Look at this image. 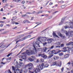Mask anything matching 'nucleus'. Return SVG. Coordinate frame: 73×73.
<instances>
[{
	"instance_id": "f257e3e1",
	"label": "nucleus",
	"mask_w": 73,
	"mask_h": 73,
	"mask_svg": "<svg viewBox=\"0 0 73 73\" xmlns=\"http://www.w3.org/2000/svg\"><path fill=\"white\" fill-rule=\"evenodd\" d=\"M65 24L66 25H68L64 27L65 29L69 28L72 29L73 28V27L72 26H73V22L72 23L66 22L65 23Z\"/></svg>"
},
{
	"instance_id": "f03ea898",
	"label": "nucleus",
	"mask_w": 73,
	"mask_h": 73,
	"mask_svg": "<svg viewBox=\"0 0 73 73\" xmlns=\"http://www.w3.org/2000/svg\"><path fill=\"white\" fill-rule=\"evenodd\" d=\"M61 65H62V64H61V62H60L59 63H57V62H55L53 63L52 65L53 66L56 65V66L61 67Z\"/></svg>"
},
{
	"instance_id": "7ed1b4c3",
	"label": "nucleus",
	"mask_w": 73,
	"mask_h": 73,
	"mask_svg": "<svg viewBox=\"0 0 73 73\" xmlns=\"http://www.w3.org/2000/svg\"><path fill=\"white\" fill-rule=\"evenodd\" d=\"M29 66V68H28L29 70H32V68L33 67V64L32 63H29L26 65L25 66V68H27V66Z\"/></svg>"
},
{
	"instance_id": "20e7f679",
	"label": "nucleus",
	"mask_w": 73,
	"mask_h": 73,
	"mask_svg": "<svg viewBox=\"0 0 73 73\" xmlns=\"http://www.w3.org/2000/svg\"><path fill=\"white\" fill-rule=\"evenodd\" d=\"M34 48L33 49V51L32 50H30V53H31V54H36L37 53L36 48V47H35V46L34 45Z\"/></svg>"
},
{
	"instance_id": "39448f33",
	"label": "nucleus",
	"mask_w": 73,
	"mask_h": 73,
	"mask_svg": "<svg viewBox=\"0 0 73 73\" xmlns=\"http://www.w3.org/2000/svg\"><path fill=\"white\" fill-rule=\"evenodd\" d=\"M35 47H36L37 48H38V47H40V42L38 41H36L35 42V45H33V46Z\"/></svg>"
},
{
	"instance_id": "423d86ee",
	"label": "nucleus",
	"mask_w": 73,
	"mask_h": 73,
	"mask_svg": "<svg viewBox=\"0 0 73 73\" xmlns=\"http://www.w3.org/2000/svg\"><path fill=\"white\" fill-rule=\"evenodd\" d=\"M63 17L61 21V22L59 23V24L58 25H62L63 24H64V21H65V19H66V17Z\"/></svg>"
},
{
	"instance_id": "0eeeda50",
	"label": "nucleus",
	"mask_w": 73,
	"mask_h": 73,
	"mask_svg": "<svg viewBox=\"0 0 73 73\" xmlns=\"http://www.w3.org/2000/svg\"><path fill=\"white\" fill-rule=\"evenodd\" d=\"M22 54L24 55L22 56L21 58H23V60H24V59L25 58V57H26V55L27 54L26 53V52H23Z\"/></svg>"
},
{
	"instance_id": "6e6552de",
	"label": "nucleus",
	"mask_w": 73,
	"mask_h": 73,
	"mask_svg": "<svg viewBox=\"0 0 73 73\" xmlns=\"http://www.w3.org/2000/svg\"><path fill=\"white\" fill-rule=\"evenodd\" d=\"M41 57L43 58H44V59H46V58H48V56H47V55L44 54H42L41 55Z\"/></svg>"
},
{
	"instance_id": "1a4fd4ad",
	"label": "nucleus",
	"mask_w": 73,
	"mask_h": 73,
	"mask_svg": "<svg viewBox=\"0 0 73 73\" xmlns=\"http://www.w3.org/2000/svg\"><path fill=\"white\" fill-rule=\"evenodd\" d=\"M53 37H54V38L58 37V38H59V37H58V36L57 35H56V33H55L54 32H53Z\"/></svg>"
},
{
	"instance_id": "9d476101",
	"label": "nucleus",
	"mask_w": 73,
	"mask_h": 73,
	"mask_svg": "<svg viewBox=\"0 0 73 73\" xmlns=\"http://www.w3.org/2000/svg\"><path fill=\"white\" fill-rule=\"evenodd\" d=\"M6 46V44L4 45V44H2L1 46H0V49H3L4 48H5Z\"/></svg>"
},
{
	"instance_id": "9b49d317",
	"label": "nucleus",
	"mask_w": 73,
	"mask_h": 73,
	"mask_svg": "<svg viewBox=\"0 0 73 73\" xmlns=\"http://www.w3.org/2000/svg\"><path fill=\"white\" fill-rule=\"evenodd\" d=\"M15 64V66H16L17 68H20V66H19V63H18V62L17 61H16Z\"/></svg>"
},
{
	"instance_id": "f8f14e48",
	"label": "nucleus",
	"mask_w": 73,
	"mask_h": 73,
	"mask_svg": "<svg viewBox=\"0 0 73 73\" xmlns=\"http://www.w3.org/2000/svg\"><path fill=\"white\" fill-rule=\"evenodd\" d=\"M57 34L58 36H60V37H63V38H64V37H65V36H63L61 34L60 32L58 33Z\"/></svg>"
},
{
	"instance_id": "ddd939ff",
	"label": "nucleus",
	"mask_w": 73,
	"mask_h": 73,
	"mask_svg": "<svg viewBox=\"0 0 73 73\" xmlns=\"http://www.w3.org/2000/svg\"><path fill=\"white\" fill-rule=\"evenodd\" d=\"M41 38V40L43 42H45V41H46V37H42Z\"/></svg>"
},
{
	"instance_id": "4468645a",
	"label": "nucleus",
	"mask_w": 73,
	"mask_h": 73,
	"mask_svg": "<svg viewBox=\"0 0 73 73\" xmlns=\"http://www.w3.org/2000/svg\"><path fill=\"white\" fill-rule=\"evenodd\" d=\"M52 39L51 38H49L47 40V41L48 42H47V43H50L52 42Z\"/></svg>"
},
{
	"instance_id": "2eb2a0df",
	"label": "nucleus",
	"mask_w": 73,
	"mask_h": 73,
	"mask_svg": "<svg viewBox=\"0 0 73 73\" xmlns=\"http://www.w3.org/2000/svg\"><path fill=\"white\" fill-rule=\"evenodd\" d=\"M44 64L42 63L40 66V70H42L43 69V68H44Z\"/></svg>"
},
{
	"instance_id": "dca6fc26",
	"label": "nucleus",
	"mask_w": 73,
	"mask_h": 73,
	"mask_svg": "<svg viewBox=\"0 0 73 73\" xmlns=\"http://www.w3.org/2000/svg\"><path fill=\"white\" fill-rule=\"evenodd\" d=\"M26 54H27L28 56H29V55L32 54H31V52H29L28 50H27V51Z\"/></svg>"
},
{
	"instance_id": "f3484780",
	"label": "nucleus",
	"mask_w": 73,
	"mask_h": 73,
	"mask_svg": "<svg viewBox=\"0 0 73 73\" xmlns=\"http://www.w3.org/2000/svg\"><path fill=\"white\" fill-rule=\"evenodd\" d=\"M69 56V54H68L65 55L64 56V58H68Z\"/></svg>"
},
{
	"instance_id": "a211bd4d",
	"label": "nucleus",
	"mask_w": 73,
	"mask_h": 73,
	"mask_svg": "<svg viewBox=\"0 0 73 73\" xmlns=\"http://www.w3.org/2000/svg\"><path fill=\"white\" fill-rule=\"evenodd\" d=\"M27 38H28V37L27 36H25V37H24L23 38L21 39V41H24V40H26V39H27Z\"/></svg>"
},
{
	"instance_id": "6ab92c4d",
	"label": "nucleus",
	"mask_w": 73,
	"mask_h": 73,
	"mask_svg": "<svg viewBox=\"0 0 73 73\" xmlns=\"http://www.w3.org/2000/svg\"><path fill=\"white\" fill-rule=\"evenodd\" d=\"M22 64H23L22 62H21V61L19 62V66H20H20H23V65H22Z\"/></svg>"
},
{
	"instance_id": "aec40b11",
	"label": "nucleus",
	"mask_w": 73,
	"mask_h": 73,
	"mask_svg": "<svg viewBox=\"0 0 73 73\" xmlns=\"http://www.w3.org/2000/svg\"><path fill=\"white\" fill-rule=\"evenodd\" d=\"M43 50L44 52H46V50H48V49H47L46 47H44L43 48Z\"/></svg>"
},
{
	"instance_id": "412c9836",
	"label": "nucleus",
	"mask_w": 73,
	"mask_h": 73,
	"mask_svg": "<svg viewBox=\"0 0 73 73\" xmlns=\"http://www.w3.org/2000/svg\"><path fill=\"white\" fill-rule=\"evenodd\" d=\"M66 32V31H65L64 29H62V33H65Z\"/></svg>"
},
{
	"instance_id": "4be33fe9",
	"label": "nucleus",
	"mask_w": 73,
	"mask_h": 73,
	"mask_svg": "<svg viewBox=\"0 0 73 73\" xmlns=\"http://www.w3.org/2000/svg\"><path fill=\"white\" fill-rule=\"evenodd\" d=\"M61 52V50H59L57 51L56 52L55 54H58V53H60V52Z\"/></svg>"
},
{
	"instance_id": "5701e85b",
	"label": "nucleus",
	"mask_w": 73,
	"mask_h": 73,
	"mask_svg": "<svg viewBox=\"0 0 73 73\" xmlns=\"http://www.w3.org/2000/svg\"><path fill=\"white\" fill-rule=\"evenodd\" d=\"M56 45H60V44H61V42L58 41L56 42Z\"/></svg>"
},
{
	"instance_id": "b1692460",
	"label": "nucleus",
	"mask_w": 73,
	"mask_h": 73,
	"mask_svg": "<svg viewBox=\"0 0 73 73\" xmlns=\"http://www.w3.org/2000/svg\"><path fill=\"white\" fill-rule=\"evenodd\" d=\"M65 46V44L63 43L62 44H60V47L63 48V47H64Z\"/></svg>"
},
{
	"instance_id": "393cba45",
	"label": "nucleus",
	"mask_w": 73,
	"mask_h": 73,
	"mask_svg": "<svg viewBox=\"0 0 73 73\" xmlns=\"http://www.w3.org/2000/svg\"><path fill=\"white\" fill-rule=\"evenodd\" d=\"M28 60L30 61H33V59H32L31 58H28Z\"/></svg>"
},
{
	"instance_id": "a878e982",
	"label": "nucleus",
	"mask_w": 73,
	"mask_h": 73,
	"mask_svg": "<svg viewBox=\"0 0 73 73\" xmlns=\"http://www.w3.org/2000/svg\"><path fill=\"white\" fill-rule=\"evenodd\" d=\"M12 70H14V71H15V68H17V67H14V66H12Z\"/></svg>"
},
{
	"instance_id": "bb28decb",
	"label": "nucleus",
	"mask_w": 73,
	"mask_h": 73,
	"mask_svg": "<svg viewBox=\"0 0 73 73\" xmlns=\"http://www.w3.org/2000/svg\"><path fill=\"white\" fill-rule=\"evenodd\" d=\"M53 56V54H52L50 55L49 56H48V58H51V57H52V56Z\"/></svg>"
},
{
	"instance_id": "cd10ccee",
	"label": "nucleus",
	"mask_w": 73,
	"mask_h": 73,
	"mask_svg": "<svg viewBox=\"0 0 73 73\" xmlns=\"http://www.w3.org/2000/svg\"><path fill=\"white\" fill-rule=\"evenodd\" d=\"M41 38H42V37H40L37 39V41H40V39Z\"/></svg>"
},
{
	"instance_id": "c85d7f7f",
	"label": "nucleus",
	"mask_w": 73,
	"mask_h": 73,
	"mask_svg": "<svg viewBox=\"0 0 73 73\" xmlns=\"http://www.w3.org/2000/svg\"><path fill=\"white\" fill-rule=\"evenodd\" d=\"M52 52V54H56V52H55V50H53L52 51H51Z\"/></svg>"
},
{
	"instance_id": "c756f323",
	"label": "nucleus",
	"mask_w": 73,
	"mask_h": 73,
	"mask_svg": "<svg viewBox=\"0 0 73 73\" xmlns=\"http://www.w3.org/2000/svg\"><path fill=\"white\" fill-rule=\"evenodd\" d=\"M28 71V70L27 69H25L23 70V72L24 73H27Z\"/></svg>"
},
{
	"instance_id": "7c9ffc66",
	"label": "nucleus",
	"mask_w": 73,
	"mask_h": 73,
	"mask_svg": "<svg viewBox=\"0 0 73 73\" xmlns=\"http://www.w3.org/2000/svg\"><path fill=\"white\" fill-rule=\"evenodd\" d=\"M64 54L63 53H60L59 54V55L60 56H62V55Z\"/></svg>"
},
{
	"instance_id": "2f4dec72",
	"label": "nucleus",
	"mask_w": 73,
	"mask_h": 73,
	"mask_svg": "<svg viewBox=\"0 0 73 73\" xmlns=\"http://www.w3.org/2000/svg\"><path fill=\"white\" fill-rule=\"evenodd\" d=\"M69 32H67V31H66L65 33H66V36H68L69 35Z\"/></svg>"
},
{
	"instance_id": "473e14b6",
	"label": "nucleus",
	"mask_w": 73,
	"mask_h": 73,
	"mask_svg": "<svg viewBox=\"0 0 73 73\" xmlns=\"http://www.w3.org/2000/svg\"><path fill=\"white\" fill-rule=\"evenodd\" d=\"M48 66H49V65L48 64H46L44 65V68H48Z\"/></svg>"
},
{
	"instance_id": "72a5a7b5",
	"label": "nucleus",
	"mask_w": 73,
	"mask_h": 73,
	"mask_svg": "<svg viewBox=\"0 0 73 73\" xmlns=\"http://www.w3.org/2000/svg\"><path fill=\"white\" fill-rule=\"evenodd\" d=\"M53 17L52 16H49L48 17V19L49 20V19H52V17Z\"/></svg>"
},
{
	"instance_id": "f704fd0d",
	"label": "nucleus",
	"mask_w": 73,
	"mask_h": 73,
	"mask_svg": "<svg viewBox=\"0 0 73 73\" xmlns=\"http://www.w3.org/2000/svg\"><path fill=\"white\" fill-rule=\"evenodd\" d=\"M58 3H64V2L63 1H58Z\"/></svg>"
},
{
	"instance_id": "c9c22d12",
	"label": "nucleus",
	"mask_w": 73,
	"mask_h": 73,
	"mask_svg": "<svg viewBox=\"0 0 73 73\" xmlns=\"http://www.w3.org/2000/svg\"><path fill=\"white\" fill-rule=\"evenodd\" d=\"M11 54H12V53H10L8 55H7V57H8L9 56H10Z\"/></svg>"
},
{
	"instance_id": "e433bc0d",
	"label": "nucleus",
	"mask_w": 73,
	"mask_h": 73,
	"mask_svg": "<svg viewBox=\"0 0 73 73\" xmlns=\"http://www.w3.org/2000/svg\"><path fill=\"white\" fill-rule=\"evenodd\" d=\"M70 35H73V31H71L70 32Z\"/></svg>"
},
{
	"instance_id": "4c0bfd02",
	"label": "nucleus",
	"mask_w": 73,
	"mask_h": 73,
	"mask_svg": "<svg viewBox=\"0 0 73 73\" xmlns=\"http://www.w3.org/2000/svg\"><path fill=\"white\" fill-rule=\"evenodd\" d=\"M24 36V35H21L19 36V37H20V38H21V37H23Z\"/></svg>"
},
{
	"instance_id": "58836bf2",
	"label": "nucleus",
	"mask_w": 73,
	"mask_h": 73,
	"mask_svg": "<svg viewBox=\"0 0 73 73\" xmlns=\"http://www.w3.org/2000/svg\"><path fill=\"white\" fill-rule=\"evenodd\" d=\"M61 8L62 9H63V8H65V5H63L62 6Z\"/></svg>"
},
{
	"instance_id": "ea45409f",
	"label": "nucleus",
	"mask_w": 73,
	"mask_h": 73,
	"mask_svg": "<svg viewBox=\"0 0 73 73\" xmlns=\"http://www.w3.org/2000/svg\"><path fill=\"white\" fill-rule=\"evenodd\" d=\"M54 58H55V60H57V59H58V57L56 56Z\"/></svg>"
},
{
	"instance_id": "a19ab883",
	"label": "nucleus",
	"mask_w": 73,
	"mask_h": 73,
	"mask_svg": "<svg viewBox=\"0 0 73 73\" xmlns=\"http://www.w3.org/2000/svg\"><path fill=\"white\" fill-rule=\"evenodd\" d=\"M40 62H44V59H41L40 60Z\"/></svg>"
},
{
	"instance_id": "79ce46f5",
	"label": "nucleus",
	"mask_w": 73,
	"mask_h": 73,
	"mask_svg": "<svg viewBox=\"0 0 73 73\" xmlns=\"http://www.w3.org/2000/svg\"><path fill=\"white\" fill-rule=\"evenodd\" d=\"M15 23H16V22H15L14 21H11V23L12 24H15Z\"/></svg>"
},
{
	"instance_id": "37998d69",
	"label": "nucleus",
	"mask_w": 73,
	"mask_h": 73,
	"mask_svg": "<svg viewBox=\"0 0 73 73\" xmlns=\"http://www.w3.org/2000/svg\"><path fill=\"white\" fill-rule=\"evenodd\" d=\"M25 3V1H23L21 2V4H24Z\"/></svg>"
},
{
	"instance_id": "c03bdc74",
	"label": "nucleus",
	"mask_w": 73,
	"mask_h": 73,
	"mask_svg": "<svg viewBox=\"0 0 73 73\" xmlns=\"http://www.w3.org/2000/svg\"><path fill=\"white\" fill-rule=\"evenodd\" d=\"M13 19L14 20H15V19H17V17H13Z\"/></svg>"
},
{
	"instance_id": "a18cd8bd",
	"label": "nucleus",
	"mask_w": 73,
	"mask_h": 73,
	"mask_svg": "<svg viewBox=\"0 0 73 73\" xmlns=\"http://www.w3.org/2000/svg\"><path fill=\"white\" fill-rule=\"evenodd\" d=\"M27 36V38H30V37H31V35H29Z\"/></svg>"
},
{
	"instance_id": "49530a36",
	"label": "nucleus",
	"mask_w": 73,
	"mask_h": 73,
	"mask_svg": "<svg viewBox=\"0 0 73 73\" xmlns=\"http://www.w3.org/2000/svg\"><path fill=\"white\" fill-rule=\"evenodd\" d=\"M52 54V51L48 53V54H49L50 55V54Z\"/></svg>"
},
{
	"instance_id": "de8ad7c7",
	"label": "nucleus",
	"mask_w": 73,
	"mask_h": 73,
	"mask_svg": "<svg viewBox=\"0 0 73 73\" xmlns=\"http://www.w3.org/2000/svg\"><path fill=\"white\" fill-rule=\"evenodd\" d=\"M64 68L63 67H62V69H61V70L62 71V72H63V70H64Z\"/></svg>"
},
{
	"instance_id": "09e8293b",
	"label": "nucleus",
	"mask_w": 73,
	"mask_h": 73,
	"mask_svg": "<svg viewBox=\"0 0 73 73\" xmlns=\"http://www.w3.org/2000/svg\"><path fill=\"white\" fill-rule=\"evenodd\" d=\"M63 50H66V47H64L63 48Z\"/></svg>"
},
{
	"instance_id": "8fccbe9b",
	"label": "nucleus",
	"mask_w": 73,
	"mask_h": 73,
	"mask_svg": "<svg viewBox=\"0 0 73 73\" xmlns=\"http://www.w3.org/2000/svg\"><path fill=\"white\" fill-rule=\"evenodd\" d=\"M7 33V31H6L3 33L2 34H6V33Z\"/></svg>"
},
{
	"instance_id": "3c124183",
	"label": "nucleus",
	"mask_w": 73,
	"mask_h": 73,
	"mask_svg": "<svg viewBox=\"0 0 73 73\" xmlns=\"http://www.w3.org/2000/svg\"><path fill=\"white\" fill-rule=\"evenodd\" d=\"M31 58L33 59H33H35V57L33 56H31Z\"/></svg>"
},
{
	"instance_id": "603ef678",
	"label": "nucleus",
	"mask_w": 73,
	"mask_h": 73,
	"mask_svg": "<svg viewBox=\"0 0 73 73\" xmlns=\"http://www.w3.org/2000/svg\"><path fill=\"white\" fill-rule=\"evenodd\" d=\"M11 57H10L9 58H7V60H11Z\"/></svg>"
},
{
	"instance_id": "864d4df0",
	"label": "nucleus",
	"mask_w": 73,
	"mask_h": 73,
	"mask_svg": "<svg viewBox=\"0 0 73 73\" xmlns=\"http://www.w3.org/2000/svg\"><path fill=\"white\" fill-rule=\"evenodd\" d=\"M21 1V0H15V1H17L18 3H19V1Z\"/></svg>"
},
{
	"instance_id": "5fc2aeb1",
	"label": "nucleus",
	"mask_w": 73,
	"mask_h": 73,
	"mask_svg": "<svg viewBox=\"0 0 73 73\" xmlns=\"http://www.w3.org/2000/svg\"><path fill=\"white\" fill-rule=\"evenodd\" d=\"M27 21V20H25L23 21V23H25Z\"/></svg>"
},
{
	"instance_id": "6e6d98bb",
	"label": "nucleus",
	"mask_w": 73,
	"mask_h": 73,
	"mask_svg": "<svg viewBox=\"0 0 73 73\" xmlns=\"http://www.w3.org/2000/svg\"><path fill=\"white\" fill-rule=\"evenodd\" d=\"M43 12L44 11H39V13H43Z\"/></svg>"
},
{
	"instance_id": "4d7b16f0",
	"label": "nucleus",
	"mask_w": 73,
	"mask_h": 73,
	"mask_svg": "<svg viewBox=\"0 0 73 73\" xmlns=\"http://www.w3.org/2000/svg\"><path fill=\"white\" fill-rule=\"evenodd\" d=\"M56 48H61V46H56Z\"/></svg>"
},
{
	"instance_id": "13d9d810",
	"label": "nucleus",
	"mask_w": 73,
	"mask_h": 73,
	"mask_svg": "<svg viewBox=\"0 0 73 73\" xmlns=\"http://www.w3.org/2000/svg\"><path fill=\"white\" fill-rule=\"evenodd\" d=\"M21 39H20L19 40H17V42H16V44H17V42H19V41H21Z\"/></svg>"
},
{
	"instance_id": "bf43d9fd",
	"label": "nucleus",
	"mask_w": 73,
	"mask_h": 73,
	"mask_svg": "<svg viewBox=\"0 0 73 73\" xmlns=\"http://www.w3.org/2000/svg\"><path fill=\"white\" fill-rule=\"evenodd\" d=\"M46 44H47V43L46 42L43 43V45L44 46V45H46Z\"/></svg>"
},
{
	"instance_id": "052dcab7",
	"label": "nucleus",
	"mask_w": 73,
	"mask_h": 73,
	"mask_svg": "<svg viewBox=\"0 0 73 73\" xmlns=\"http://www.w3.org/2000/svg\"><path fill=\"white\" fill-rule=\"evenodd\" d=\"M1 64H3V65H5V64L6 63H4L3 62H1Z\"/></svg>"
},
{
	"instance_id": "680f3d73",
	"label": "nucleus",
	"mask_w": 73,
	"mask_h": 73,
	"mask_svg": "<svg viewBox=\"0 0 73 73\" xmlns=\"http://www.w3.org/2000/svg\"><path fill=\"white\" fill-rule=\"evenodd\" d=\"M14 13H17V11L16 10H15L14 11Z\"/></svg>"
},
{
	"instance_id": "e2e57ef3",
	"label": "nucleus",
	"mask_w": 73,
	"mask_h": 73,
	"mask_svg": "<svg viewBox=\"0 0 73 73\" xmlns=\"http://www.w3.org/2000/svg\"><path fill=\"white\" fill-rule=\"evenodd\" d=\"M45 16V17H48V16H49V14H46Z\"/></svg>"
},
{
	"instance_id": "0e129e2a",
	"label": "nucleus",
	"mask_w": 73,
	"mask_h": 73,
	"mask_svg": "<svg viewBox=\"0 0 73 73\" xmlns=\"http://www.w3.org/2000/svg\"><path fill=\"white\" fill-rule=\"evenodd\" d=\"M27 23H31V22L29 21H28V20H27Z\"/></svg>"
},
{
	"instance_id": "69168bd1",
	"label": "nucleus",
	"mask_w": 73,
	"mask_h": 73,
	"mask_svg": "<svg viewBox=\"0 0 73 73\" xmlns=\"http://www.w3.org/2000/svg\"><path fill=\"white\" fill-rule=\"evenodd\" d=\"M3 24H1L0 25V27H3Z\"/></svg>"
},
{
	"instance_id": "338daca9",
	"label": "nucleus",
	"mask_w": 73,
	"mask_h": 73,
	"mask_svg": "<svg viewBox=\"0 0 73 73\" xmlns=\"http://www.w3.org/2000/svg\"><path fill=\"white\" fill-rule=\"evenodd\" d=\"M6 1L5 0H3L2 2L3 3H5V2H6Z\"/></svg>"
},
{
	"instance_id": "774afa93",
	"label": "nucleus",
	"mask_w": 73,
	"mask_h": 73,
	"mask_svg": "<svg viewBox=\"0 0 73 73\" xmlns=\"http://www.w3.org/2000/svg\"><path fill=\"white\" fill-rule=\"evenodd\" d=\"M54 46H52L51 47L50 49H53V48H54Z\"/></svg>"
}]
</instances>
